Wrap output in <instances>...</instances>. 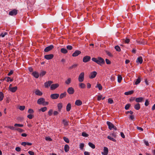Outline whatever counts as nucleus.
Masks as SVG:
<instances>
[{"mask_svg": "<svg viewBox=\"0 0 155 155\" xmlns=\"http://www.w3.org/2000/svg\"><path fill=\"white\" fill-rule=\"evenodd\" d=\"M91 60L93 61L96 62L100 65H101L105 63L104 59L101 57H98L97 58H92Z\"/></svg>", "mask_w": 155, "mask_h": 155, "instance_id": "nucleus-1", "label": "nucleus"}, {"mask_svg": "<svg viewBox=\"0 0 155 155\" xmlns=\"http://www.w3.org/2000/svg\"><path fill=\"white\" fill-rule=\"evenodd\" d=\"M84 72H81L79 75L78 77V81L80 82L83 81L84 78Z\"/></svg>", "mask_w": 155, "mask_h": 155, "instance_id": "nucleus-2", "label": "nucleus"}, {"mask_svg": "<svg viewBox=\"0 0 155 155\" xmlns=\"http://www.w3.org/2000/svg\"><path fill=\"white\" fill-rule=\"evenodd\" d=\"M97 74V73L96 71H93L91 73L89 76V78L91 79L94 78L96 76Z\"/></svg>", "mask_w": 155, "mask_h": 155, "instance_id": "nucleus-3", "label": "nucleus"}, {"mask_svg": "<svg viewBox=\"0 0 155 155\" xmlns=\"http://www.w3.org/2000/svg\"><path fill=\"white\" fill-rule=\"evenodd\" d=\"M91 58L88 56H86L83 58V61L84 62H87L91 60Z\"/></svg>", "mask_w": 155, "mask_h": 155, "instance_id": "nucleus-4", "label": "nucleus"}, {"mask_svg": "<svg viewBox=\"0 0 155 155\" xmlns=\"http://www.w3.org/2000/svg\"><path fill=\"white\" fill-rule=\"evenodd\" d=\"M17 13V11L15 9H14L9 12V15L11 16L16 15Z\"/></svg>", "mask_w": 155, "mask_h": 155, "instance_id": "nucleus-5", "label": "nucleus"}, {"mask_svg": "<svg viewBox=\"0 0 155 155\" xmlns=\"http://www.w3.org/2000/svg\"><path fill=\"white\" fill-rule=\"evenodd\" d=\"M67 92L69 94H71L74 93V90L73 87H70L68 89Z\"/></svg>", "mask_w": 155, "mask_h": 155, "instance_id": "nucleus-6", "label": "nucleus"}, {"mask_svg": "<svg viewBox=\"0 0 155 155\" xmlns=\"http://www.w3.org/2000/svg\"><path fill=\"white\" fill-rule=\"evenodd\" d=\"M108 152V148L106 147H104V152L101 153L103 155H107Z\"/></svg>", "mask_w": 155, "mask_h": 155, "instance_id": "nucleus-7", "label": "nucleus"}, {"mask_svg": "<svg viewBox=\"0 0 155 155\" xmlns=\"http://www.w3.org/2000/svg\"><path fill=\"white\" fill-rule=\"evenodd\" d=\"M53 83V82L51 81L45 82V87L46 88L48 87L50 85Z\"/></svg>", "mask_w": 155, "mask_h": 155, "instance_id": "nucleus-8", "label": "nucleus"}, {"mask_svg": "<svg viewBox=\"0 0 155 155\" xmlns=\"http://www.w3.org/2000/svg\"><path fill=\"white\" fill-rule=\"evenodd\" d=\"M107 124L108 126L109 129L110 130H111L114 127V125L110 122L107 121Z\"/></svg>", "mask_w": 155, "mask_h": 155, "instance_id": "nucleus-9", "label": "nucleus"}, {"mask_svg": "<svg viewBox=\"0 0 155 155\" xmlns=\"http://www.w3.org/2000/svg\"><path fill=\"white\" fill-rule=\"evenodd\" d=\"M53 46L52 45H51L47 47L44 50V51L45 52H47L53 49Z\"/></svg>", "mask_w": 155, "mask_h": 155, "instance_id": "nucleus-10", "label": "nucleus"}, {"mask_svg": "<svg viewBox=\"0 0 155 155\" xmlns=\"http://www.w3.org/2000/svg\"><path fill=\"white\" fill-rule=\"evenodd\" d=\"M44 57L47 60H50L53 57V55L52 54L46 55Z\"/></svg>", "mask_w": 155, "mask_h": 155, "instance_id": "nucleus-11", "label": "nucleus"}, {"mask_svg": "<svg viewBox=\"0 0 155 155\" xmlns=\"http://www.w3.org/2000/svg\"><path fill=\"white\" fill-rule=\"evenodd\" d=\"M45 99L43 98H39L38 100L37 103L39 104H43L44 102Z\"/></svg>", "mask_w": 155, "mask_h": 155, "instance_id": "nucleus-12", "label": "nucleus"}, {"mask_svg": "<svg viewBox=\"0 0 155 155\" xmlns=\"http://www.w3.org/2000/svg\"><path fill=\"white\" fill-rule=\"evenodd\" d=\"M9 90L12 92H15L17 89V87L15 86L14 87H9Z\"/></svg>", "mask_w": 155, "mask_h": 155, "instance_id": "nucleus-13", "label": "nucleus"}, {"mask_svg": "<svg viewBox=\"0 0 155 155\" xmlns=\"http://www.w3.org/2000/svg\"><path fill=\"white\" fill-rule=\"evenodd\" d=\"M81 53V52L79 50L76 51L72 54L73 57H76Z\"/></svg>", "mask_w": 155, "mask_h": 155, "instance_id": "nucleus-14", "label": "nucleus"}, {"mask_svg": "<svg viewBox=\"0 0 155 155\" xmlns=\"http://www.w3.org/2000/svg\"><path fill=\"white\" fill-rule=\"evenodd\" d=\"M58 87V84H52L50 87V89L51 90H54Z\"/></svg>", "mask_w": 155, "mask_h": 155, "instance_id": "nucleus-15", "label": "nucleus"}, {"mask_svg": "<svg viewBox=\"0 0 155 155\" xmlns=\"http://www.w3.org/2000/svg\"><path fill=\"white\" fill-rule=\"evenodd\" d=\"M51 97L53 99H56L58 98V94H54L51 95Z\"/></svg>", "mask_w": 155, "mask_h": 155, "instance_id": "nucleus-16", "label": "nucleus"}, {"mask_svg": "<svg viewBox=\"0 0 155 155\" xmlns=\"http://www.w3.org/2000/svg\"><path fill=\"white\" fill-rule=\"evenodd\" d=\"M143 98L142 97H137L136 98L135 101L137 102H141L143 101Z\"/></svg>", "mask_w": 155, "mask_h": 155, "instance_id": "nucleus-17", "label": "nucleus"}, {"mask_svg": "<svg viewBox=\"0 0 155 155\" xmlns=\"http://www.w3.org/2000/svg\"><path fill=\"white\" fill-rule=\"evenodd\" d=\"M62 123L65 127L68 126L69 125L68 122L65 119L62 120Z\"/></svg>", "mask_w": 155, "mask_h": 155, "instance_id": "nucleus-18", "label": "nucleus"}, {"mask_svg": "<svg viewBox=\"0 0 155 155\" xmlns=\"http://www.w3.org/2000/svg\"><path fill=\"white\" fill-rule=\"evenodd\" d=\"M35 93L36 95L39 96H41L42 94V93L38 89H36L35 90Z\"/></svg>", "mask_w": 155, "mask_h": 155, "instance_id": "nucleus-19", "label": "nucleus"}, {"mask_svg": "<svg viewBox=\"0 0 155 155\" xmlns=\"http://www.w3.org/2000/svg\"><path fill=\"white\" fill-rule=\"evenodd\" d=\"M136 62L138 63L139 62L140 64H141L143 62V59L141 57H139L136 60Z\"/></svg>", "mask_w": 155, "mask_h": 155, "instance_id": "nucleus-20", "label": "nucleus"}, {"mask_svg": "<svg viewBox=\"0 0 155 155\" xmlns=\"http://www.w3.org/2000/svg\"><path fill=\"white\" fill-rule=\"evenodd\" d=\"M75 104L77 106H80L82 104V102L79 100H77L75 102Z\"/></svg>", "mask_w": 155, "mask_h": 155, "instance_id": "nucleus-21", "label": "nucleus"}, {"mask_svg": "<svg viewBox=\"0 0 155 155\" xmlns=\"http://www.w3.org/2000/svg\"><path fill=\"white\" fill-rule=\"evenodd\" d=\"M69 146L67 144L65 145L64 146V150L66 152H67L69 151Z\"/></svg>", "mask_w": 155, "mask_h": 155, "instance_id": "nucleus-22", "label": "nucleus"}, {"mask_svg": "<svg viewBox=\"0 0 155 155\" xmlns=\"http://www.w3.org/2000/svg\"><path fill=\"white\" fill-rule=\"evenodd\" d=\"M32 74L36 78H38L39 76V74L36 71L33 72L32 73Z\"/></svg>", "mask_w": 155, "mask_h": 155, "instance_id": "nucleus-23", "label": "nucleus"}, {"mask_svg": "<svg viewBox=\"0 0 155 155\" xmlns=\"http://www.w3.org/2000/svg\"><path fill=\"white\" fill-rule=\"evenodd\" d=\"M134 107L136 110H139L140 108V104L139 103H137L135 105Z\"/></svg>", "mask_w": 155, "mask_h": 155, "instance_id": "nucleus-24", "label": "nucleus"}, {"mask_svg": "<svg viewBox=\"0 0 155 155\" xmlns=\"http://www.w3.org/2000/svg\"><path fill=\"white\" fill-rule=\"evenodd\" d=\"M96 88H98V89L100 90H102V86L100 84L98 83L97 84V85L95 86Z\"/></svg>", "mask_w": 155, "mask_h": 155, "instance_id": "nucleus-25", "label": "nucleus"}, {"mask_svg": "<svg viewBox=\"0 0 155 155\" xmlns=\"http://www.w3.org/2000/svg\"><path fill=\"white\" fill-rule=\"evenodd\" d=\"M78 66V64H74L72 65L69 67L68 69H71L73 68H75Z\"/></svg>", "mask_w": 155, "mask_h": 155, "instance_id": "nucleus-26", "label": "nucleus"}, {"mask_svg": "<svg viewBox=\"0 0 155 155\" xmlns=\"http://www.w3.org/2000/svg\"><path fill=\"white\" fill-rule=\"evenodd\" d=\"M71 106L70 103L68 104L66 107V110L67 111H69L71 109Z\"/></svg>", "mask_w": 155, "mask_h": 155, "instance_id": "nucleus-27", "label": "nucleus"}, {"mask_svg": "<svg viewBox=\"0 0 155 155\" xmlns=\"http://www.w3.org/2000/svg\"><path fill=\"white\" fill-rule=\"evenodd\" d=\"M134 93V91H130L125 92L124 94L126 95H128L132 94Z\"/></svg>", "mask_w": 155, "mask_h": 155, "instance_id": "nucleus-28", "label": "nucleus"}, {"mask_svg": "<svg viewBox=\"0 0 155 155\" xmlns=\"http://www.w3.org/2000/svg\"><path fill=\"white\" fill-rule=\"evenodd\" d=\"M61 53L65 54L67 53V50L65 48H62L61 50Z\"/></svg>", "mask_w": 155, "mask_h": 155, "instance_id": "nucleus-29", "label": "nucleus"}, {"mask_svg": "<svg viewBox=\"0 0 155 155\" xmlns=\"http://www.w3.org/2000/svg\"><path fill=\"white\" fill-rule=\"evenodd\" d=\"M141 81V79L140 77H138V78L136 80L135 82V85L138 84Z\"/></svg>", "mask_w": 155, "mask_h": 155, "instance_id": "nucleus-30", "label": "nucleus"}, {"mask_svg": "<svg viewBox=\"0 0 155 155\" xmlns=\"http://www.w3.org/2000/svg\"><path fill=\"white\" fill-rule=\"evenodd\" d=\"M107 138L114 142H116V140L114 139L113 137H111V136H108L107 137Z\"/></svg>", "mask_w": 155, "mask_h": 155, "instance_id": "nucleus-31", "label": "nucleus"}, {"mask_svg": "<svg viewBox=\"0 0 155 155\" xmlns=\"http://www.w3.org/2000/svg\"><path fill=\"white\" fill-rule=\"evenodd\" d=\"M89 146L91 147L92 149H94L95 148V146L94 144L91 142H89L88 143Z\"/></svg>", "mask_w": 155, "mask_h": 155, "instance_id": "nucleus-32", "label": "nucleus"}, {"mask_svg": "<svg viewBox=\"0 0 155 155\" xmlns=\"http://www.w3.org/2000/svg\"><path fill=\"white\" fill-rule=\"evenodd\" d=\"M79 86L82 88H85L86 87L85 84L83 83H80L79 84Z\"/></svg>", "mask_w": 155, "mask_h": 155, "instance_id": "nucleus-33", "label": "nucleus"}, {"mask_svg": "<svg viewBox=\"0 0 155 155\" xmlns=\"http://www.w3.org/2000/svg\"><path fill=\"white\" fill-rule=\"evenodd\" d=\"M66 94V92H64V93H62L61 94L60 98L61 99H62L64 97H65Z\"/></svg>", "mask_w": 155, "mask_h": 155, "instance_id": "nucleus-34", "label": "nucleus"}, {"mask_svg": "<svg viewBox=\"0 0 155 155\" xmlns=\"http://www.w3.org/2000/svg\"><path fill=\"white\" fill-rule=\"evenodd\" d=\"M4 97V94L1 92H0V101H1L3 99Z\"/></svg>", "mask_w": 155, "mask_h": 155, "instance_id": "nucleus-35", "label": "nucleus"}, {"mask_svg": "<svg viewBox=\"0 0 155 155\" xmlns=\"http://www.w3.org/2000/svg\"><path fill=\"white\" fill-rule=\"evenodd\" d=\"M71 82V79L70 78H69L67 80L65 81V83L67 84H69Z\"/></svg>", "mask_w": 155, "mask_h": 155, "instance_id": "nucleus-36", "label": "nucleus"}, {"mask_svg": "<svg viewBox=\"0 0 155 155\" xmlns=\"http://www.w3.org/2000/svg\"><path fill=\"white\" fill-rule=\"evenodd\" d=\"M46 73V72L45 71H42L40 74H39V75L40 77H42L44 75H45Z\"/></svg>", "mask_w": 155, "mask_h": 155, "instance_id": "nucleus-37", "label": "nucleus"}, {"mask_svg": "<svg viewBox=\"0 0 155 155\" xmlns=\"http://www.w3.org/2000/svg\"><path fill=\"white\" fill-rule=\"evenodd\" d=\"M6 79V81L7 82L12 81H13V79L9 77H6L5 79Z\"/></svg>", "mask_w": 155, "mask_h": 155, "instance_id": "nucleus-38", "label": "nucleus"}, {"mask_svg": "<svg viewBox=\"0 0 155 155\" xmlns=\"http://www.w3.org/2000/svg\"><path fill=\"white\" fill-rule=\"evenodd\" d=\"M117 81L119 83H120L122 79V77L121 76L119 75L117 77Z\"/></svg>", "mask_w": 155, "mask_h": 155, "instance_id": "nucleus-39", "label": "nucleus"}, {"mask_svg": "<svg viewBox=\"0 0 155 155\" xmlns=\"http://www.w3.org/2000/svg\"><path fill=\"white\" fill-rule=\"evenodd\" d=\"M63 139L64 141L67 143H68L69 142V139L66 137H63Z\"/></svg>", "mask_w": 155, "mask_h": 155, "instance_id": "nucleus-40", "label": "nucleus"}, {"mask_svg": "<svg viewBox=\"0 0 155 155\" xmlns=\"http://www.w3.org/2000/svg\"><path fill=\"white\" fill-rule=\"evenodd\" d=\"M130 106V104H127L125 106V109L126 110H128L129 109Z\"/></svg>", "mask_w": 155, "mask_h": 155, "instance_id": "nucleus-41", "label": "nucleus"}, {"mask_svg": "<svg viewBox=\"0 0 155 155\" xmlns=\"http://www.w3.org/2000/svg\"><path fill=\"white\" fill-rule=\"evenodd\" d=\"M115 48L117 51H120V49L119 46L117 45L115 47Z\"/></svg>", "mask_w": 155, "mask_h": 155, "instance_id": "nucleus-42", "label": "nucleus"}, {"mask_svg": "<svg viewBox=\"0 0 155 155\" xmlns=\"http://www.w3.org/2000/svg\"><path fill=\"white\" fill-rule=\"evenodd\" d=\"M137 42L140 44L144 45L145 43L142 41H140L136 40Z\"/></svg>", "mask_w": 155, "mask_h": 155, "instance_id": "nucleus-43", "label": "nucleus"}, {"mask_svg": "<svg viewBox=\"0 0 155 155\" xmlns=\"http://www.w3.org/2000/svg\"><path fill=\"white\" fill-rule=\"evenodd\" d=\"M8 34L6 32H5L4 33H2L0 35V36L2 38H3L5 37V35H7Z\"/></svg>", "mask_w": 155, "mask_h": 155, "instance_id": "nucleus-44", "label": "nucleus"}, {"mask_svg": "<svg viewBox=\"0 0 155 155\" xmlns=\"http://www.w3.org/2000/svg\"><path fill=\"white\" fill-rule=\"evenodd\" d=\"M47 110V108L46 107H43L41 108L40 109V110L42 111V112H44L45 111Z\"/></svg>", "mask_w": 155, "mask_h": 155, "instance_id": "nucleus-45", "label": "nucleus"}, {"mask_svg": "<svg viewBox=\"0 0 155 155\" xmlns=\"http://www.w3.org/2000/svg\"><path fill=\"white\" fill-rule=\"evenodd\" d=\"M88 134L85 132H82V136L83 137H87L88 136Z\"/></svg>", "mask_w": 155, "mask_h": 155, "instance_id": "nucleus-46", "label": "nucleus"}, {"mask_svg": "<svg viewBox=\"0 0 155 155\" xmlns=\"http://www.w3.org/2000/svg\"><path fill=\"white\" fill-rule=\"evenodd\" d=\"M53 110L52 109H50L48 112V114L49 116H51L53 113Z\"/></svg>", "mask_w": 155, "mask_h": 155, "instance_id": "nucleus-47", "label": "nucleus"}, {"mask_svg": "<svg viewBox=\"0 0 155 155\" xmlns=\"http://www.w3.org/2000/svg\"><path fill=\"white\" fill-rule=\"evenodd\" d=\"M25 108V107L24 106H21L19 107V109L21 110H24Z\"/></svg>", "mask_w": 155, "mask_h": 155, "instance_id": "nucleus-48", "label": "nucleus"}, {"mask_svg": "<svg viewBox=\"0 0 155 155\" xmlns=\"http://www.w3.org/2000/svg\"><path fill=\"white\" fill-rule=\"evenodd\" d=\"M108 103L112 104L113 103V101L112 99L111 98H109L108 100Z\"/></svg>", "mask_w": 155, "mask_h": 155, "instance_id": "nucleus-49", "label": "nucleus"}, {"mask_svg": "<svg viewBox=\"0 0 155 155\" xmlns=\"http://www.w3.org/2000/svg\"><path fill=\"white\" fill-rule=\"evenodd\" d=\"M110 136H111V137H113L114 138H116V133H113L111 134H110Z\"/></svg>", "mask_w": 155, "mask_h": 155, "instance_id": "nucleus-50", "label": "nucleus"}, {"mask_svg": "<svg viewBox=\"0 0 155 155\" xmlns=\"http://www.w3.org/2000/svg\"><path fill=\"white\" fill-rule=\"evenodd\" d=\"M14 126L15 127L18 126L19 127H23V125L22 124H14Z\"/></svg>", "mask_w": 155, "mask_h": 155, "instance_id": "nucleus-51", "label": "nucleus"}, {"mask_svg": "<svg viewBox=\"0 0 155 155\" xmlns=\"http://www.w3.org/2000/svg\"><path fill=\"white\" fill-rule=\"evenodd\" d=\"M8 127L12 130H16V128L14 127L13 126H9Z\"/></svg>", "mask_w": 155, "mask_h": 155, "instance_id": "nucleus-52", "label": "nucleus"}, {"mask_svg": "<svg viewBox=\"0 0 155 155\" xmlns=\"http://www.w3.org/2000/svg\"><path fill=\"white\" fill-rule=\"evenodd\" d=\"M125 43L128 44L130 41V39L128 38H126L125 39H124Z\"/></svg>", "mask_w": 155, "mask_h": 155, "instance_id": "nucleus-53", "label": "nucleus"}, {"mask_svg": "<svg viewBox=\"0 0 155 155\" xmlns=\"http://www.w3.org/2000/svg\"><path fill=\"white\" fill-rule=\"evenodd\" d=\"M16 130H17L20 132H22L24 131L23 130L19 128H16Z\"/></svg>", "mask_w": 155, "mask_h": 155, "instance_id": "nucleus-54", "label": "nucleus"}, {"mask_svg": "<svg viewBox=\"0 0 155 155\" xmlns=\"http://www.w3.org/2000/svg\"><path fill=\"white\" fill-rule=\"evenodd\" d=\"M33 110L31 109H29L28 111V112L30 114H32L34 113Z\"/></svg>", "mask_w": 155, "mask_h": 155, "instance_id": "nucleus-55", "label": "nucleus"}, {"mask_svg": "<svg viewBox=\"0 0 155 155\" xmlns=\"http://www.w3.org/2000/svg\"><path fill=\"white\" fill-rule=\"evenodd\" d=\"M105 61L106 63L108 64H111V62L110 61L107 59H106Z\"/></svg>", "mask_w": 155, "mask_h": 155, "instance_id": "nucleus-56", "label": "nucleus"}, {"mask_svg": "<svg viewBox=\"0 0 155 155\" xmlns=\"http://www.w3.org/2000/svg\"><path fill=\"white\" fill-rule=\"evenodd\" d=\"M106 53L109 56L112 57V55L110 52H109L108 51H106Z\"/></svg>", "mask_w": 155, "mask_h": 155, "instance_id": "nucleus-57", "label": "nucleus"}, {"mask_svg": "<svg viewBox=\"0 0 155 155\" xmlns=\"http://www.w3.org/2000/svg\"><path fill=\"white\" fill-rule=\"evenodd\" d=\"M67 48L68 50H71L72 49L73 47L71 46L68 45L67 46Z\"/></svg>", "mask_w": 155, "mask_h": 155, "instance_id": "nucleus-58", "label": "nucleus"}, {"mask_svg": "<svg viewBox=\"0 0 155 155\" xmlns=\"http://www.w3.org/2000/svg\"><path fill=\"white\" fill-rule=\"evenodd\" d=\"M149 104V101L148 100H146L145 103V106H147Z\"/></svg>", "mask_w": 155, "mask_h": 155, "instance_id": "nucleus-59", "label": "nucleus"}, {"mask_svg": "<svg viewBox=\"0 0 155 155\" xmlns=\"http://www.w3.org/2000/svg\"><path fill=\"white\" fill-rule=\"evenodd\" d=\"M45 139L47 141H51L52 140L51 138L48 137H46L45 138Z\"/></svg>", "mask_w": 155, "mask_h": 155, "instance_id": "nucleus-60", "label": "nucleus"}, {"mask_svg": "<svg viewBox=\"0 0 155 155\" xmlns=\"http://www.w3.org/2000/svg\"><path fill=\"white\" fill-rule=\"evenodd\" d=\"M21 150V148L19 147H16L15 148V150L18 152L20 151Z\"/></svg>", "mask_w": 155, "mask_h": 155, "instance_id": "nucleus-61", "label": "nucleus"}, {"mask_svg": "<svg viewBox=\"0 0 155 155\" xmlns=\"http://www.w3.org/2000/svg\"><path fill=\"white\" fill-rule=\"evenodd\" d=\"M27 117L29 119H31L33 118V116L32 114H29L28 115Z\"/></svg>", "mask_w": 155, "mask_h": 155, "instance_id": "nucleus-62", "label": "nucleus"}, {"mask_svg": "<svg viewBox=\"0 0 155 155\" xmlns=\"http://www.w3.org/2000/svg\"><path fill=\"white\" fill-rule=\"evenodd\" d=\"M84 147V144L83 143H81L80 145V147L81 149H82Z\"/></svg>", "mask_w": 155, "mask_h": 155, "instance_id": "nucleus-63", "label": "nucleus"}, {"mask_svg": "<svg viewBox=\"0 0 155 155\" xmlns=\"http://www.w3.org/2000/svg\"><path fill=\"white\" fill-rule=\"evenodd\" d=\"M28 153L30 155H35L34 153L33 152L31 151H29L28 152Z\"/></svg>", "mask_w": 155, "mask_h": 155, "instance_id": "nucleus-64", "label": "nucleus"}]
</instances>
